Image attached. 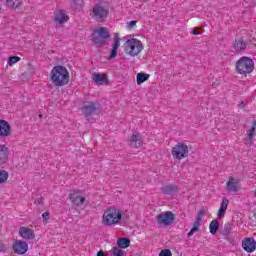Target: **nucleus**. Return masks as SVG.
<instances>
[{
	"label": "nucleus",
	"mask_w": 256,
	"mask_h": 256,
	"mask_svg": "<svg viewBox=\"0 0 256 256\" xmlns=\"http://www.w3.org/2000/svg\"><path fill=\"white\" fill-rule=\"evenodd\" d=\"M209 213V209L207 208H202L199 210L198 212V215L196 216L198 219H202L203 220V217H205V215Z\"/></svg>",
	"instance_id": "473e14b6"
},
{
	"label": "nucleus",
	"mask_w": 256,
	"mask_h": 256,
	"mask_svg": "<svg viewBox=\"0 0 256 256\" xmlns=\"http://www.w3.org/2000/svg\"><path fill=\"white\" fill-rule=\"evenodd\" d=\"M110 253L112 256H125V251L123 249H120L119 247H113L110 250Z\"/></svg>",
	"instance_id": "c756f323"
},
{
	"label": "nucleus",
	"mask_w": 256,
	"mask_h": 256,
	"mask_svg": "<svg viewBox=\"0 0 256 256\" xmlns=\"http://www.w3.org/2000/svg\"><path fill=\"white\" fill-rule=\"evenodd\" d=\"M104 227H116L123 223V210L116 207H109L104 210L101 219Z\"/></svg>",
	"instance_id": "f257e3e1"
},
{
	"label": "nucleus",
	"mask_w": 256,
	"mask_h": 256,
	"mask_svg": "<svg viewBox=\"0 0 256 256\" xmlns=\"http://www.w3.org/2000/svg\"><path fill=\"white\" fill-rule=\"evenodd\" d=\"M175 221V214L171 211L162 212L157 215V223L161 227H169Z\"/></svg>",
	"instance_id": "6e6552de"
},
{
	"label": "nucleus",
	"mask_w": 256,
	"mask_h": 256,
	"mask_svg": "<svg viewBox=\"0 0 256 256\" xmlns=\"http://www.w3.org/2000/svg\"><path fill=\"white\" fill-rule=\"evenodd\" d=\"M119 47H121V38L118 35L114 37V45L111 49L109 59H115L117 57V53L119 51Z\"/></svg>",
	"instance_id": "6ab92c4d"
},
{
	"label": "nucleus",
	"mask_w": 256,
	"mask_h": 256,
	"mask_svg": "<svg viewBox=\"0 0 256 256\" xmlns=\"http://www.w3.org/2000/svg\"><path fill=\"white\" fill-rule=\"evenodd\" d=\"M70 201L77 207L85 205V194L81 191H74L70 194Z\"/></svg>",
	"instance_id": "ddd939ff"
},
{
	"label": "nucleus",
	"mask_w": 256,
	"mask_h": 256,
	"mask_svg": "<svg viewBox=\"0 0 256 256\" xmlns=\"http://www.w3.org/2000/svg\"><path fill=\"white\" fill-rule=\"evenodd\" d=\"M39 117L41 118V117H43V115L40 114Z\"/></svg>",
	"instance_id": "ea45409f"
},
{
	"label": "nucleus",
	"mask_w": 256,
	"mask_h": 256,
	"mask_svg": "<svg viewBox=\"0 0 256 256\" xmlns=\"http://www.w3.org/2000/svg\"><path fill=\"white\" fill-rule=\"evenodd\" d=\"M19 235L22 239L26 241H30L31 239H35V231L29 227H20Z\"/></svg>",
	"instance_id": "dca6fc26"
},
{
	"label": "nucleus",
	"mask_w": 256,
	"mask_h": 256,
	"mask_svg": "<svg viewBox=\"0 0 256 256\" xmlns=\"http://www.w3.org/2000/svg\"><path fill=\"white\" fill-rule=\"evenodd\" d=\"M233 49L237 53H241V51H245V49H247V42L243 39H237L233 43Z\"/></svg>",
	"instance_id": "5701e85b"
},
{
	"label": "nucleus",
	"mask_w": 256,
	"mask_h": 256,
	"mask_svg": "<svg viewBox=\"0 0 256 256\" xmlns=\"http://www.w3.org/2000/svg\"><path fill=\"white\" fill-rule=\"evenodd\" d=\"M51 81L55 87H63L69 83V71L64 66H54L51 71Z\"/></svg>",
	"instance_id": "f03ea898"
},
{
	"label": "nucleus",
	"mask_w": 256,
	"mask_h": 256,
	"mask_svg": "<svg viewBox=\"0 0 256 256\" xmlns=\"http://www.w3.org/2000/svg\"><path fill=\"white\" fill-rule=\"evenodd\" d=\"M227 207H229V199L223 198L217 213L218 219H223V217H225V214L227 213Z\"/></svg>",
	"instance_id": "aec40b11"
},
{
	"label": "nucleus",
	"mask_w": 256,
	"mask_h": 256,
	"mask_svg": "<svg viewBox=\"0 0 256 256\" xmlns=\"http://www.w3.org/2000/svg\"><path fill=\"white\" fill-rule=\"evenodd\" d=\"M256 121L252 122V126L247 129V143L248 145H253V139L256 136Z\"/></svg>",
	"instance_id": "4be33fe9"
},
{
	"label": "nucleus",
	"mask_w": 256,
	"mask_h": 256,
	"mask_svg": "<svg viewBox=\"0 0 256 256\" xmlns=\"http://www.w3.org/2000/svg\"><path fill=\"white\" fill-rule=\"evenodd\" d=\"M8 179L9 173L5 170H0V185H3V183H7Z\"/></svg>",
	"instance_id": "7c9ffc66"
},
{
	"label": "nucleus",
	"mask_w": 256,
	"mask_h": 256,
	"mask_svg": "<svg viewBox=\"0 0 256 256\" xmlns=\"http://www.w3.org/2000/svg\"><path fill=\"white\" fill-rule=\"evenodd\" d=\"M209 231L211 235H217V232L219 231V221L212 220L209 224Z\"/></svg>",
	"instance_id": "a878e982"
},
{
	"label": "nucleus",
	"mask_w": 256,
	"mask_h": 256,
	"mask_svg": "<svg viewBox=\"0 0 256 256\" xmlns=\"http://www.w3.org/2000/svg\"><path fill=\"white\" fill-rule=\"evenodd\" d=\"M69 21V15L65 10H58L54 15V23L57 25V27H61V25H64V23H67Z\"/></svg>",
	"instance_id": "4468645a"
},
{
	"label": "nucleus",
	"mask_w": 256,
	"mask_h": 256,
	"mask_svg": "<svg viewBox=\"0 0 256 256\" xmlns=\"http://www.w3.org/2000/svg\"><path fill=\"white\" fill-rule=\"evenodd\" d=\"M96 109H99V103L97 102H86L84 106L81 108L83 115L87 117H91L93 113H95Z\"/></svg>",
	"instance_id": "9b49d317"
},
{
	"label": "nucleus",
	"mask_w": 256,
	"mask_h": 256,
	"mask_svg": "<svg viewBox=\"0 0 256 256\" xmlns=\"http://www.w3.org/2000/svg\"><path fill=\"white\" fill-rule=\"evenodd\" d=\"M50 214L49 212H44L42 214L43 221H49Z\"/></svg>",
	"instance_id": "e433bc0d"
},
{
	"label": "nucleus",
	"mask_w": 256,
	"mask_h": 256,
	"mask_svg": "<svg viewBox=\"0 0 256 256\" xmlns=\"http://www.w3.org/2000/svg\"><path fill=\"white\" fill-rule=\"evenodd\" d=\"M90 17L97 21L98 23H103L106 17L109 16V9H107L102 4H95L89 13Z\"/></svg>",
	"instance_id": "423d86ee"
},
{
	"label": "nucleus",
	"mask_w": 256,
	"mask_h": 256,
	"mask_svg": "<svg viewBox=\"0 0 256 256\" xmlns=\"http://www.w3.org/2000/svg\"><path fill=\"white\" fill-rule=\"evenodd\" d=\"M202 221L203 220L201 218L196 217L192 229L188 232V237H193L194 233H197V231H199V227H201Z\"/></svg>",
	"instance_id": "393cba45"
},
{
	"label": "nucleus",
	"mask_w": 256,
	"mask_h": 256,
	"mask_svg": "<svg viewBox=\"0 0 256 256\" xmlns=\"http://www.w3.org/2000/svg\"><path fill=\"white\" fill-rule=\"evenodd\" d=\"M129 145L133 149H139V147H143V137L139 132H134L129 139Z\"/></svg>",
	"instance_id": "2eb2a0df"
},
{
	"label": "nucleus",
	"mask_w": 256,
	"mask_h": 256,
	"mask_svg": "<svg viewBox=\"0 0 256 256\" xmlns=\"http://www.w3.org/2000/svg\"><path fill=\"white\" fill-rule=\"evenodd\" d=\"M192 34L193 35H201V31L197 30V29H193L192 30Z\"/></svg>",
	"instance_id": "58836bf2"
},
{
	"label": "nucleus",
	"mask_w": 256,
	"mask_h": 256,
	"mask_svg": "<svg viewBox=\"0 0 256 256\" xmlns=\"http://www.w3.org/2000/svg\"><path fill=\"white\" fill-rule=\"evenodd\" d=\"M78 5H81V0H72L71 1V7L72 9H77Z\"/></svg>",
	"instance_id": "c9c22d12"
},
{
	"label": "nucleus",
	"mask_w": 256,
	"mask_h": 256,
	"mask_svg": "<svg viewBox=\"0 0 256 256\" xmlns=\"http://www.w3.org/2000/svg\"><path fill=\"white\" fill-rule=\"evenodd\" d=\"M134 27H137V21L132 20L126 23V29H128V31H131V29H134Z\"/></svg>",
	"instance_id": "72a5a7b5"
},
{
	"label": "nucleus",
	"mask_w": 256,
	"mask_h": 256,
	"mask_svg": "<svg viewBox=\"0 0 256 256\" xmlns=\"http://www.w3.org/2000/svg\"><path fill=\"white\" fill-rule=\"evenodd\" d=\"M12 249L16 255H25L29 251V244L23 240H16L12 244Z\"/></svg>",
	"instance_id": "9d476101"
},
{
	"label": "nucleus",
	"mask_w": 256,
	"mask_h": 256,
	"mask_svg": "<svg viewBox=\"0 0 256 256\" xmlns=\"http://www.w3.org/2000/svg\"><path fill=\"white\" fill-rule=\"evenodd\" d=\"M11 135V125L9 122L0 119V137H9Z\"/></svg>",
	"instance_id": "f3484780"
},
{
	"label": "nucleus",
	"mask_w": 256,
	"mask_h": 256,
	"mask_svg": "<svg viewBox=\"0 0 256 256\" xmlns=\"http://www.w3.org/2000/svg\"><path fill=\"white\" fill-rule=\"evenodd\" d=\"M21 61V57L19 56H11L8 60L9 67H13L15 63H19Z\"/></svg>",
	"instance_id": "2f4dec72"
},
{
	"label": "nucleus",
	"mask_w": 256,
	"mask_h": 256,
	"mask_svg": "<svg viewBox=\"0 0 256 256\" xmlns=\"http://www.w3.org/2000/svg\"><path fill=\"white\" fill-rule=\"evenodd\" d=\"M9 161V148L0 144V165H5Z\"/></svg>",
	"instance_id": "a211bd4d"
},
{
	"label": "nucleus",
	"mask_w": 256,
	"mask_h": 256,
	"mask_svg": "<svg viewBox=\"0 0 256 256\" xmlns=\"http://www.w3.org/2000/svg\"><path fill=\"white\" fill-rule=\"evenodd\" d=\"M179 191V187L177 185H165L161 188V192L164 195H175Z\"/></svg>",
	"instance_id": "b1692460"
},
{
	"label": "nucleus",
	"mask_w": 256,
	"mask_h": 256,
	"mask_svg": "<svg viewBox=\"0 0 256 256\" xmlns=\"http://www.w3.org/2000/svg\"><path fill=\"white\" fill-rule=\"evenodd\" d=\"M158 256H173V253H171V250L169 249H163Z\"/></svg>",
	"instance_id": "f704fd0d"
},
{
	"label": "nucleus",
	"mask_w": 256,
	"mask_h": 256,
	"mask_svg": "<svg viewBox=\"0 0 256 256\" xmlns=\"http://www.w3.org/2000/svg\"><path fill=\"white\" fill-rule=\"evenodd\" d=\"M35 205H43V198L42 197H40V198H38L37 200H35Z\"/></svg>",
	"instance_id": "4c0bfd02"
},
{
	"label": "nucleus",
	"mask_w": 256,
	"mask_h": 256,
	"mask_svg": "<svg viewBox=\"0 0 256 256\" xmlns=\"http://www.w3.org/2000/svg\"><path fill=\"white\" fill-rule=\"evenodd\" d=\"M242 249L246 251V253H255L256 251V241L253 237H246L242 240Z\"/></svg>",
	"instance_id": "f8f14e48"
},
{
	"label": "nucleus",
	"mask_w": 256,
	"mask_h": 256,
	"mask_svg": "<svg viewBox=\"0 0 256 256\" xmlns=\"http://www.w3.org/2000/svg\"><path fill=\"white\" fill-rule=\"evenodd\" d=\"M117 245L119 249H127L131 245V241L128 238H119L117 240Z\"/></svg>",
	"instance_id": "bb28decb"
},
{
	"label": "nucleus",
	"mask_w": 256,
	"mask_h": 256,
	"mask_svg": "<svg viewBox=\"0 0 256 256\" xmlns=\"http://www.w3.org/2000/svg\"><path fill=\"white\" fill-rule=\"evenodd\" d=\"M8 7L12 9H17L23 5V0H6Z\"/></svg>",
	"instance_id": "cd10ccee"
},
{
	"label": "nucleus",
	"mask_w": 256,
	"mask_h": 256,
	"mask_svg": "<svg viewBox=\"0 0 256 256\" xmlns=\"http://www.w3.org/2000/svg\"><path fill=\"white\" fill-rule=\"evenodd\" d=\"M226 191L228 193H237L241 191V183L237 178L230 176L226 182Z\"/></svg>",
	"instance_id": "1a4fd4ad"
},
{
	"label": "nucleus",
	"mask_w": 256,
	"mask_h": 256,
	"mask_svg": "<svg viewBox=\"0 0 256 256\" xmlns=\"http://www.w3.org/2000/svg\"><path fill=\"white\" fill-rule=\"evenodd\" d=\"M92 81L96 83V85H105L109 81L107 74H99V73H94L92 75Z\"/></svg>",
	"instance_id": "412c9836"
},
{
	"label": "nucleus",
	"mask_w": 256,
	"mask_h": 256,
	"mask_svg": "<svg viewBox=\"0 0 256 256\" xmlns=\"http://www.w3.org/2000/svg\"><path fill=\"white\" fill-rule=\"evenodd\" d=\"M111 38L109 29L107 27H100L94 30L92 34V41L96 44V47H104L107 45V39Z\"/></svg>",
	"instance_id": "39448f33"
},
{
	"label": "nucleus",
	"mask_w": 256,
	"mask_h": 256,
	"mask_svg": "<svg viewBox=\"0 0 256 256\" xmlns=\"http://www.w3.org/2000/svg\"><path fill=\"white\" fill-rule=\"evenodd\" d=\"M125 52L130 57H137L145 49L143 42L137 38H133L130 36L124 43Z\"/></svg>",
	"instance_id": "20e7f679"
},
{
	"label": "nucleus",
	"mask_w": 256,
	"mask_h": 256,
	"mask_svg": "<svg viewBox=\"0 0 256 256\" xmlns=\"http://www.w3.org/2000/svg\"><path fill=\"white\" fill-rule=\"evenodd\" d=\"M149 79V74L145 73H138L136 76V82L137 85H142V83H145Z\"/></svg>",
	"instance_id": "c85d7f7f"
},
{
	"label": "nucleus",
	"mask_w": 256,
	"mask_h": 256,
	"mask_svg": "<svg viewBox=\"0 0 256 256\" xmlns=\"http://www.w3.org/2000/svg\"><path fill=\"white\" fill-rule=\"evenodd\" d=\"M171 155L176 161H183L189 157V146L185 142H178L172 148Z\"/></svg>",
	"instance_id": "0eeeda50"
},
{
	"label": "nucleus",
	"mask_w": 256,
	"mask_h": 256,
	"mask_svg": "<svg viewBox=\"0 0 256 256\" xmlns=\"http://www.w3.org/2000/svg\"><path fill=\"white\" fill-rule=\"evenodd\" d=\"M235 69L238 75L247 76L250 73H253V69H255V62L250 57H241L236 61Z\"/></svg>",
	"instance_id": "7ed1b4c3"
}]
</instances>
